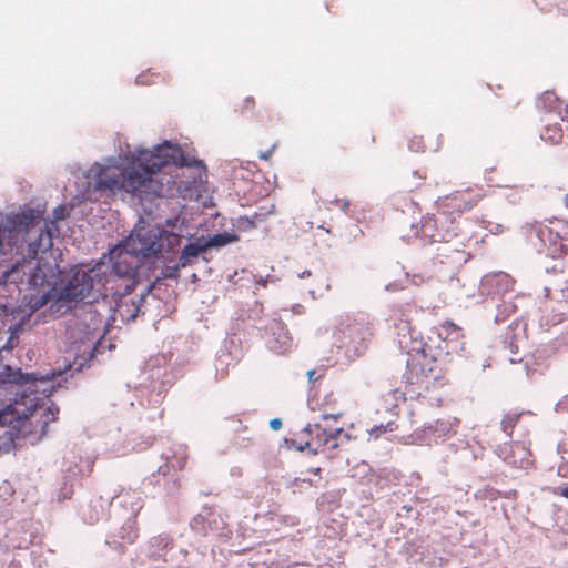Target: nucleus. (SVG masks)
I'll return each mask as SVG.
<instances>
[{
	"label": "nucleus",
	"mask_w": 568,
	"mask_h": 568,
	"mask_svg": "<svg viewBox=\"0 0 568 568\" xmlns=\"http://www.w3.org/2000/svg\"><path fill=\"white\" fill-rule=\"evenodd\" d=\"M51 231L42 221L40 211L32 207L21 210L7 219L0 230V253L2 255L14 254L21 258L7 270L2 275L3 283L27 284L33 293L26 295L23 301L31 311L44 306L52 297L54 287L51 282L54 272L48 263H42V257L52 248Z\"/></svg>",
	"instance_id": "2"
},
{
	"label": "nucleus",
	"mask_w": 568,
	"mask_h": 568,
	"mask_svg": "<svg viewBox=\"0 0 568 568\" xmlns=\"http://www.w3.org/2000/svg\"><path fill=\"white\" fill-rule=\"evenodd\" d=\"M122 544H133L139 537V527L135 515L128 518L118 532Z\"/></svg>",
	"instance_id": "17"
},
{
	"label": "nucleus",
	"mask_w": 568,
	"mask_h": 568,
	"mask_svg": "<svg viewBox=\"0 0 568 568\" xmlns=\"http://www.w3.org/2000/svg\"><path fill=\"white\" fill-rule=\"evenodd\" d=\"M276 148H277V141L273 142L267 150L261 151L260 155H258L260 159L268 160L273 155V153L276 150Z\"/></svg>",
	"instance_id": "25"
},
{
	"label": "nucleus",
	"mask_w": 568,
	"mask_h": 568,
	"mask_svg": "<svg viewBox=\"0 0 568 568\" xmlns=\"http://www.w3.org/2000/svg\"><path fill=\"white\" fill-rule=\"evenodd\" d=\"M126 159L125 168L95 163L89 170V184L100 192L124 191L143 201L165 196L173 190L180 192L190 189L186 182L178 179V174L163 182L160 173L170 164L175 166V171L183 168L195 170L191 184L202 182L206 175V166L202 160L186 155L179 145L169 142L155 146L154 150H138Z\"/></svg>",
	"instance_id": "1"
},
{
	"label": "nucleus",
	"mask_w": 568,
	"mask_h": 568,
	"mask_svg": "<svg viewBox=\"0 0 568 568\" xmlns=\"http://www.w3.org/2000/svg\"><path fill=\"white\" fill-rule=\"evenodd\" d=\"M422 281H423L422 276H419V275H414L413 276V282L415 284H419Z\"/></svg>",
	"instance_id": "32"
},
{
	"label": "nucleus",
	"mask_w": 568,
	"mask_h": 568,
	"mask_svg": "<svg viewBox=\"0 0 568 568\" xmlns=\"http://www.w3.org/2000/svg\"><path fill=\"white\" fill-rule=\"evenodd\" d=\"M408 148L414 151V152H423L425 150V143L423 141L422 138L419 136H414L410 141H409V145Z\"/></svg>",
	"instance_id": "23"
},
{
	"label": "nucleus",
	"mask_w": 568,
	"mask_h": 568,
	"mask_svg": "<svg viewBox=\"0 0 568 568\" xmlns=\"http://www.w3.org/2000/svg\"><path fill=\"white\" fill-rule=\"evenodd\" d=\"M521 414L520 413H508L504 416L501 420V429L507 436L511 437L513 430L517 425Z\"/></svg>",
	"instance_id": "22"
},
{
	"label": "nucleus",
	"mask_w": 568,
	"mask_h": 568,
	"mask_svg": "<svg viewBox=\"0 0 568 568\" xmlns=\"http://www.w3.org/2000/svg\"><path fill=\"white\" fill-rule=\"evenodd\" d=\"M181 268L183 267L180 266V263L174 266L166 267L165 272L163 273L164 278H178Z\"/></svg>",
	"instance_id": "24"
},
{
	"label": "nucleus",
	"mask_w": 568,
	"mask_h": 568,
	"mask_svg": "<svg viewBox=\"0 0 568 568\" xmlns=\"http://www.w3.org/2000/svg\"><path fill=\"white\" fill-rule=\"evenodd\" d=\"M481 195L470 189L456 191L439 197L436 202L437 212L423 217L422 234L434 242L446 241V236L454 232L448 224H453L463 213L470 211L480 201Z\"/></svg>",
	"instance_id": "4"
},
{
	"label": "nucleus",
	"mask_w": 568,
	"mask_h": 568,
	"mask_svg": "<svg viewBox=\"0 0 568 568\" xmlns=\"http://www.w3.org/2000/svg\"><path fill=\"white\" fill-rule=\"evenodd\" d=\"M458 424L459 420L455 417L437 419L424 427L423 433L425 437L437 444L453 437L457 433Z\"/></svg>",
	"instance_id": "12"
},
{
	"label": "nucleus",
	"mask_w": 568,
	"mask_h": 568,
	"mask_svg": "<svg viewBox=\"0 0 568 568\" xmlns=\"http://www.w3.org/2000/svg\"><path fill=\"white\" fill-rule=\"evenodd\" d=\"M237 240V236L235 234H231L227 232L217 233L213 236H210L207 240L202 239L203 246L205 250L209 247H221L226 244H230L232 242H235Z\"/></svg>",
	"instance_id": "19"
},
{
	"label": "nucleus",
	"mask_w": 568,
	"mask_h": 568,
	"mask_svg": "<svg viewBox=\"0 0 568 568\" xmlns=\"http://www.w3.org/2000/svg\"><path fill=\"white\" fill-rule=\"evenodd\" d=\"M525 236L537 253L568 261V221L556 219L548 224H529L525 227Z\"/></svg>",
	"instance_id": "5"
},
{
	"label": "nucleus",
	"mask_w": 568,
	"mask_h": 568,
	"mask_svg": "<svg viewBox=\"0 0 568 568\" xmlns=\"http://www.w3.org/2000/svg\"><path fill=\"white\" fill-rule=\"evenodd\" d=\"M281 426H282V422H281V419L275 418V419H272V420H271V427H272L273 429H278Z\"/></svg>",
	"instance_id": "29"
},
{
	"label": "nucleus",
	"mask_w": 568,
	"mask_h": 568,
	"mask_svg": "<svg viewBox=\"0 0 568 568\" xmlns=\"http://www.w3.org/2000/svg\"><path fill=\"white\" fill-rule=\"evenodd\" d=\"M414 176H417L419 180H425L426 179V172L425 171H416L413 173Z\"/></svg>",
	"instance_id": "30"
},
{
	"label": "nucleus",
	"mask_w": 568,
	"mask_h": 568,
	"mask_svg": "<svg viewBox=\"0 0 568 568\" xmlns=\"http://www.w3.org/2000/svg\"><path fill=\"white\" fill-rule=\"evenodd\" d=\"M144 301V294L141 295L139 302L129 301L126 297H122L114 302V312L123 320V321H132L134 320L140 311V305Z\"/></svg>",
	"instance_id": "14"
},
{
	"label": "nucleus",
	"mask_w": 568,
	"mask_h": 568,
	"mask_svg": "<svg viewBox=\"0 0 568 568\" xmlns=\"http://www.w3.org/2000/svg\"><path fill=\"white\" fill-rule=\"evenodd\" d=\"M315 282L316 284L311 286L308 292L313 297L322 296L329 288L328 278L324 273H317L315 274Z\"/></svg>",
	"instance_id": "21"
},
{
	"label": "nucleus",
	"mask_w": 568,
	"mask_h": 568,
	"mask_svg": "<svg viewBox=\"0 0 568 568\" xmlns=\"http://www.w3.org/2000/svg\"><path fill=\"white\" fill-rule=\"evenodd\" d=\"M205 247L203 246L202 239H197L196 242L186 244L180 254L179 263L180 266L186 267L190 265L194 258L199 256L200 253L205 252Z\"/></svg>",
	"instance_id": "16"
},
{
	"label": "nucleus",
	"mask_w": 568,
	"mask_h": 568,
	"mask_svg": "<svg viewBox=\"0 0 568 568\" xmlns=\"http://www.w3.org/2000/svg\"><path fill=\"white\" fill-rule=\"evenodd\" d=\"M345 346H353L355 352L365 347V343L373 336V327L367 317L361 316L348 323L342 331Z\"/></svg>",
	"instance_id": "10"
},
{
	"label": "nucleus",
	"mask_w": 568,
	"mask_h": 568,
	"mask_svg": "<svg viewBox=\"0 0 568 568\" xmlns=\"http://www.w3.org/2000/svg\"><path fill=\"white\" fill-rule=\"evenodd\" d=\"M128 255L119 254L118 261L112 266L109 265L103 275L102 297L110 296L112 301L120 300L130 295L136 284V266L132 261H128Z\"/></svg>",
	"instance_id": "7"
},
{
	"label": "nucleus",
	"mask_w": 568,
	"mask_h": 568,
	"mask_svg": "<svg viewBox=\"0 0 568 568\" xmlns=\"http://www.w3.org/2000/svg\"><path fill=\"white\" fill-rule=\"evenodd\" d=\"M187 463V456L184 452L180 454H175L166 464L165 466H161L159 468L160 471H162L164 475L169 470V468H173L176 470L184 469L185 465Z\"/></svg>",
	"instance_id": "20"
},
{
	"label": "nucleus",
	"mask_w": 568,
	"mask_h": 568,
	"mask_svg": "<svg viewBox=\"0 0 568 568\" xmlns=\"http://www.w3.org/2000/svg\"><path fill=\"white\" fill-rule=\"evenodd\" d=\"M152 288H153V285L149 286V287L146 288L145 294H149V293L152 291Z\"/></svg>",
	"instance_id": "34"
},
{
	"label": "nucleus",
	"mask_w": 568,
	"mask_h": 568,
	"mask_svg": "<svg viewBox=\"0 0 568 568\" xmlns=\"http://www.w3.org/2000/svg\"><path fill=\"white\" fill-rule=\"evenodd\" d=\"M539 103L542 109L555 112L561 120L568 121V105L554 91H545L539 98Z\"/></svg>",
	"instance_id": "13"
},
{
	"label": "nucleus",
	"mask_w": 568,
	"mask_h": 568,
	"mask_svg": "<svg viewBox=\"0 0 568 568\" xmlns=\"http://www.w3.org/2000/svg\"><path fill=\"white\" fill-rule=\"evenodd\" d=\"M554 494L568 499V485L562 488H555Z\"/></svg>",
	"instance_id": "27"
},
{
	"label": "nucleus",
	"mask_w": 568,
	"mask_h": 568,
	"mask_svg": "<svg viewBox=\"0 0 568 568\" xmlns=\"http://www.w3.org/2000/svg\"><path fill=\"white\" fill-rule=\"evenodd\" d=\"M312 275V272L311 271H303L302 273L298 274L300 277L304 278L306 276H311Z\"/></svg>",
	"instance_id": "31"
},
{
	"label": "nucleus",
	"mask_w": 568,
	"mask_h": 568,
	"mask_svg": "<svg viewBox=\"0 0 568 568\" xmlns=\"http://www.w3.org/2000/svg\"><path fill=\"white\" fill-rule=\"evenodd\" d=\"M161 247L160 237L153 231L141 229L130 234L124 251L119 254L128 255V261L133 262L132 255L152 257L160 253Z\"/></svg>",
	"instance_id": "9"
},
{
	"label": "nucleus",
	"mask_w": 568,
	"mask_h": 568,
	"mask_svg": "<svg viewBox=\"0 0 568 568\" xmlns=\"http://www.w3.org/2000/svg\"><path fill=\"white\" fill-rule=\"evenodd\" d=\"M255 108V99L253 97H247L242 104V112L252 111Z\"/></svg>",
	"instance_id": "26"
},
{
	"label": "nucleus",
	"mask_w": 568,
	"mask_h": 568,
	"mask_svg": "<svg viewBox=\"0 0 568 568\" xmlns=\"http://www.w3.org/2000/svg\"><path fill=\"white\" fill-rule=\"evenodd\" d=\"M315 374H316L315 369H311L307 372V377H308L310 383H314L317 379Z\"/></svg>",
	"instance_id": "28"
},
{
	"label": "nucleus",
	"mask_w": 568,
	"mask_h": 568,
	"mask_svg": "<svg viewBox=\"0 0 568 568\" xmlns=\"http://www.w3.org/2000/svg\"><path fill=\"white\" fill-rule=\"evenodd\" d=\"M341 416V414H335V415H325L324 418L325 419H328L329 417L334 418V419H337L338 417Z\"/></svg>",
	"instance_id": "33"
},
{
	"label": "nucleus",
	"mask_w": 568,
	"mask_h": 568,
	"mask_svg": "<svg viewBox=\"0 0 568 568\" xmlns=\"http://www.w3.org/2000/svg\"><path fill=\"white\" fill-rule=\"evenodd\" d=\"M108 268V264L99 263L88 270H78L60 293L59 300L78 302L88 298L90 303L97 301L103 292V275Z\"/></svg>",
	"instance_id": "6"
},
{
	"label": "nucleus",
	"mask_w": 568,
	"mask_h": 568,
	"mask_svg": "<svg viewBox=\"0 0 568 568\" xmlns=\"http://www.w3.org/2000/svg\"><path fill=\"white\" fill-rule=\"evenodd\" d=\"M303 432L310 436V439L305 440V447L314 454L320 450L335 449L351 439V435L342 427L326 428L321 424H314L307 425Z\"/></svg>",
	"instance_id": "8"
},
{
	"label": "nucleus",
	"mask_w": 568,
	"mask_h": 568,
	"mask_svg": "<svg viewBox=\"0 0 568 568\" xmlns=\"http://www.w3.org/2000/svg\"><path fill=\"white\" fill-rule=\"evenodd\" d=\"M30 379L29 374H23L20 369H13L11 366L0 363V384H26Z\"/></svg>",
	"instance_id": "15"
},
{
	"label": "nucleus",
	"mask_w": 568,
	"mask_h": 568,
	"mask_svg": "<svg viewBox=\"0 0 568 568\" xmlns=\"http://www.w3.org/2000/svg\"><path fill=\"white\" fill-rule=\"evenodd\" d=\"M438 337L445 344L442 346L447 354H458L464 351V333L463 329L453 322L446 321L438 328Z\"/></svg>",
	"instance_id": "11"
},
{
	"label": "nucleus",
	"mask_w": 568,
	"mask_h": 568,
	"mask_svg": "<svg viewBox=\"0 0 568 568\" xmlns=\"http://www.w3.org/2000/svg\"><path fill=\"white\" fill-rule=\"evenodd\" d=\"M540 138L550 144H559L562 141L564 132L559 123H548L540 132Z\"/></svg>",
	"instance_id": "18"
},
{
	"label": "nucleus",
	"mask_w": 568,
	"mask_h": 568,
	"mask_svg": "<svg viewBox=\"0 0 568 568\" xmlns=\"http://www.w3.org/2000/svg\"><path fill=\"white\" fill-rule=\"evenodd\" d=\"M404 378L407 392L430 406H440L447 397V381L442 368L425 351L408 354Z\"/></svg>",
	"instance_id": "3"
}]
</instances>
